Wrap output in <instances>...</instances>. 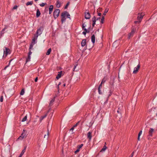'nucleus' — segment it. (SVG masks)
<instances>
[{"instance_id":"1","label":"nucleus","mask_w":157,"mask_h":157,"mask_svg":"<svg viewBox=\"0 0 157 157\" xmlns=\"http://www.w3.org/2000/svg\"><path fill=\"white\" fill-rule=\"evenodd\" d=\"M67 11H64L63 13H62L61 15V21L62 22V23L64 21H65L66 20V18H65V17L67 16Z\"/></svg>"},{"instance_id":"2","label":"nucleus","mask_w":157,"mask_h":157,"mask_svg":"<svg viewBox=\"0 0 157 157\" xmlns=\"http://www.w3.org/2000/svg\"><path fill=\"white\" fill-rule=\"evenodd\" d=\"M25 130L24 129L23 130L21 136L19 137V138H18V139L22 140L24 138L26 137L27 136V132H25Z\"/></svg>"},{"instance_id":"3","label":"nucleus","mask_w":157,"mask_h":157,"mask_svg":"<svg viewBox=\"0 0 157 157\" xmlns=\"http://www.w3.org/2000/svg\"><path fill=\"white\" fill-rule=\"evenodd\" d=\"M43 30V27L42 26L40 27L39 29H38L35 35H38V36L40 35L42 33Z\"/></svg>"},{"instance_id":"4","label":"nucleus","mask_w":157,"mask_h":157,"mask_svg":"<svg viewBox=\"0 0 157 157\" xmlns=\"http://www.w3.org/2000/svg\"><path fill=\"white\" fill-rule=\"evenodd\" d=\"M136 29L132 28L131 32L128 35V38L129 39L133 36L134 34L136 32Z\"/></svg>"},{"instance_id":"5","label":"nucleus","mask_w":157,"mask_h":157,"mask_svg":"<svg viewBox=\"0 0 157 157\" xmlns=\"http://www.w3.org/2000/svg\"><path fill=\"white\" fill-rule=\"evenodd\" d=\"M59 13L60 10L59 9H56L54 11L53 16L55 19H56L58 17Z\"/></svg>"},{"instance_id":"6","label":"nucleus","mask_w":157,"mask_h":157,"mask_svg":"<svg viewBox=\"0 0 157 157\" xmlns=\"http://www.w3.org/2000/svg\"><path fill=\"white\" fill-rule=\"evenodd\" d=\"M145 15V14L143 12L139 13L138 14L137 20H140L141 21L142 19L143 18V16Z\"/></svg>"},{"instance_id":"7","label":"nucleus","mask_w":157,"mask_h":157,"mask_svg":"<svg viewBox=\"0 0 157 157\" xmlns=\"http://www.w3.org/2000/svg\"><path fill=\"white\" fill-rule=\"evenodd\" d=\"M140 64H138L136 67H135L134 68V71H133V73L136 74L138 72L139 69H140Z\"/></svg>"},{"instance_id":"8","label":"nucleus","mask_w":157,"mask_h":157,"mask_svg":"<svg viewBox=\"0 0 157 157\" xmlns=\"http://www.w3.org/2000/svg\"><path fill=\"white\" fill-rule=\"evenodd\" d=\"M10 50L9 48H6V50L4 51V54L6 56L7 55L10 54Z\"/></svg>"},{"instance_id":"9","label":"nucleus","mask_w":157,"mask_h":157,"mask_svg":"<svg viewBox=\"0 0 157 157\" xmlns=\"http://www.w3.org/2000/svg\"><path fill=\"white\" fill-rule=\"evenodd\" d=\"M90 17V15L89 12L86 13H85V18L86 19H89Z\"/></svg>"},{"instance_id":"10","label":"nucleus","mask_w":157,"mask_h":157,"mask_svg":"<svg viewBox=\"0 0 157 157\" xmlns=\"http://www.w3.org/2000/svg\"><path fill=\"white\" fill-rule=\"evenodd\" d=\"M92 21L93 22L92 24V26L94 27L95 24V22H96V18L95 16H94V17L92 18Z\"/></svg>"},{"instance_id":"11","label":"nucleus","mask_w":157,"mask_h":157,"mask_svg":"<svg viewBox=\"0 0 157 157\" xmlns=\"http://www.w3.org/2000/svg\"><path fill=\"white\" fill-rule=\"evenodd\" d=\"M38 37V35H36L35 34L34 35L33 38L32 39V43H33L34 44H35V41L37 39Z\"/></svg>"},{"instance_id":"12","label":"nucleus","mask_w":157,"mask_h":157,"mask_svg":"<svg viewBox=\"0 0 157 157\" xmlns=\"http://www.w3.org/2000/svg\"><path fill=\"white\" fill-rule=\"evenodd\" d=\"M91 41L93 43V46L94 44L95 43V35L93 34L92 35L91 37Z\"/></svg>"},{"instance_id":"13","label":"nucleus","mask_w":157,"mask_h":157,"mask_svg":"<svg viewBox=\"0 0 157 157\" xmlns=\"http://www.w3.org/2000/svg\"><path fill=\"white\" fill-rule=\"evenodd\" d=\"M53 5H51L50 6L49 8V14H50L52 13V12L53 10Z\"/></svg>"},{"instance_id":"14","label":"nucleus","mask_w":157,"mask_h":157,"mask_svg":"<svg viewBox=\"0 0 157 157\" xmlns=\"http://www.w3.org/2000/svg\"><path fill=\"white\" fill-rule=\"evenodd\" d=\"M86 44V39H83L82 40L81 42V45L82 47L85 46Z\"/></svg>"},{"instance_id":"15","label":"nucleus","mask_w":157,"mask_h":157,"mask_svg":"<svg viewBox=\"0 0 157 157\" xmlns=\"http://www.w3.org/2000/svg\"><path fill=\"white\" fill-rule=\"evenodd\" d=\"M154 131V129L152 128H150V130L149 131V135L152 136V133Z\"/></svg>"},{"instance_id":"16","label":"nucleus","mask_w":157,"mask_h":157,"mask_svg":"<svg viewBox=\"0 0 157 157\" xmlns=\"http://www.w3.org/2000/svg\"><path fill=\"white\" fill-rule=\"evenodd\" d=\"M62 74V71L59 72V73L58 74L57 76H56V78L57 79H58L59 78L61 77Z\"/></svg>"},{"instance_id":"17","label":"nucleus","mask_w":157,"mask_h":157,"mask_svg":"<svg viewBox=\"0 0 157 157\" xmlns=\"http://www.w3.org/2000/svg\"><path fill=\"white\" fill-rule=\"evenodd\" d=\"M91 132H89L87 133V137L89 139V140H90L91 139L92 136Z\"/></svg>"},{"instance_id":"18","label":"nucleus","mask_w":157,"mask_h":157,"mask_svg":"<svg viewBox=\"0 0 157 157\" xmlns=\"http://www.w3.org/2000/svg\"><path fill=\"white\" fill-rule=\"evenodd\" d=\"M55 97H54V98H53L50 101V103L49 104V106H52L53 105V103L55 101Z\"/></svg>"},{"instance_id":"19","label":"nucleus","mask_w":157,"mask_h":157,"mask_svg":"<svg viewBox=\"0 0 157 157\" xmlns=\"http://www.w3.org/2000/svg\"><path fill=\"white\" fill-rule=\"evenodd\" d=\"M40 15V12L39 9H37L36 11V17H38Z\"/></svg>"},{"instance_id":"20","label":"nucleus","mask_w":157,"mask_h":157,"mask_svg":"<svg viewBox=\"0 0 157 157\" xmlns=\"http://www.w3.org/2000/svg\"><path fill=\"white\" fill-rule=\"evenodd\" d=\"M47 116V114H45V115L43 116H42L40 118V122H41V121H42V120L44 118H45V117H46Z\"/></svg>"},{"instance_id":"21","label":"nucleus","mask_w":157,"mask_h":157,"mask_svg":"<svg viewBox=\"0 0 157 157\" xmlns=\"http://www.w3.org/2000/svg\"><path fill=\"white\" fill-rule=\"evenodd\" d=\"M56 6L57 8H59L60 6V3L59 1H57L56 3Z\"/></svg>"},{"instance_id":"22","label":"nucleus","mask_w":157,"mask_h":157,"mask_svg":"<svg viewBox=\"0 0 157 157\" xmlns=\"http://www.w3.org/2000/svg\"><path fill=\"white\" fill-rule=\"evenodd\" d=\"M107 147L105 145H104L103 147L102 148L100 152H102L104 151H105V150L107 149Z\"/></svg>"},{"instance_id":"23","label":"nucleus","mask_w":157,"mask_h":157,"mask_svg":"<svg viewBox=\"0 0 157 157\" xmlns=\"http://www.w3.org/2000/svg\"><path fill=\"white\" fill-rule=\"evenodd\" d=\"M51 48H49V49H48V50L47 52L46 53V55H50L51 53Z\"/></svg>"},{"instance_id":"24","label":"nucleus","mask_w":157,"mask_h":157,"mask_svg":"<svg viewBox=\"0 0 157 157\" xmlns=\"http://www.w3.org/2000/svg\"><path fill=\"white\" fill-rule=\"evenodd\" d=\"M33 1H30L27 2L26 3V5L28 6L29 5H31L33 4Z\"/></svg>"},{"instance_id":"25","label":"nucleus","mask_w":157,"mask_h":157,"mask_svg":"<svg viewBox=\"0 0 157 157\" xmlns=\"http://www.w3.org/2000/svg\"><path fill=\"white\" fill-rule=\"evenodd\" d=\"M31 56L29 55H28V57L26 59V63H27V62L30 61V59H31Z\"/></svg>"},{"instance_id":"26","label":"nucleus","mask_w":157,"mask_h":157,"mask_svg":"<svg viewBox=\"0 0 157 157\" xmlns=\"http://www.w3.org/2000/svg\"><path fill=\"white\" fill-rule=\"evenodd\" d=\"M27 119V115H26L22 119V122H24Z\"/></svg>"},{"instance_id":"27","label":"nucleus","mask_w":157,"mask_h":157,"mask_svg":"<svg viewBox=\"0 0 157 157\" xmlns=\"http://www.w3.org/2000/svg\"><path fill=\"white\" fill-rule=\"evenodd\" d=\"M6 29V27H5L1 32V36H2V35H3V34L4 33V31H5V29Z\"/></svg>"},{"instance_id":"28","label":"nucleus","mask_w":157,"mask_h":157,"mask_svg":"<svg viewBox=\"0 0 157 157\" xmlns=\"http://www.w3.org/2000/svg\"><path fill=\"white\" fill-rule=\"evenodd\" d=\"M108 9H106L105 10V12L103 14V16H105V15L106 13L108 12Z\"/></svg>"},{"instance_id":"29","label":"nucleus","mask_w":157,"mask_h":157,"mask_svg":"<svg viewBox=\"0 0 157 157\" xmlns=\"http://www.w3.org/2000/svg\"><path fill=\"white\" fill-rule=\"evenodd\" d=\"M24 93H25L24 90V89H22V90H21V91L20 92V94L21 95H22L24 94Z\"/></svg>"},{"instance_id":"30","label":"nucleus","mask_w":157,"mask_h":157,"mask_svg":"<svg viewBox=\"0 0 157 157\" xmlns=\"http://www.w3.org/2000/svg\"><path fill=\"white\" fill-rule=\"evenodd\" d=\"M34 44L33 43H32L30 44L29 50H31L33 48V45Z\"/></svg>"},{"instance_id":"31","label":"nucleus","mask_w":157,"mask_h":157,"mask_svg":"<svg viewBox=\"0 0 157 157\" xmlns=\"http://www.w3.org/2000/svg\"><path fill=\"white\" fill-rule=\"evenodd\" d=\"M74 128H73V127L70 129V132H71V134H73L74 133V132H73V131L74 130Z\"/></svg>"},{"instance_id":"32","label":"nucleus","mask_w":157,"mask_h":157,"mask_svg":"<svg viewBox=\"0 0 157 157\" xmlns=\"http://www.w3.org/2000/svg\"><path fill=\"white\" fill-rule=\"evenodd\" d=\"M104 16H102V17L101 19V23L102 24L104 23Z\"/></svg>"},{"instance_id":"33","label":"nucleus","mask_w":157,"mask_h":157,"mask_svg":"<svg viewBox=\"0 0 157 157\" xmlns=\"http://www.w3.org/2000/svg\"><path fill=\"white\" fill-rule=\"evenodd\" d=\"M106 81V79L105 78H104L102 81H101V84H102L103 83H104L105 82V81Z\"/></svg>"},{"instance_id":"34","label":"nucleus","mask_w":157,"mask_h":157,"mask_svg":"<svg viewBox=\"0 0 157 157\" xmlns=\"http://www.w3.org/2000/svg\"><path fill=\"white\" fill-rule=\"evenodd\" d=\"M46 4V3H42L41 4H40L39 5L41 7H43Z\"/></svg>"},{"instance_id":"35","label":"nucleus","mask_w":157,"mask_h":157,"mask_svg":"<svg viewBox=\"0 0 157 157\" xmlns=\"http://www.w3.org/2000/svg\"><path fill=\"white\" fill-rule=\"evenodd\" d=\"M79 123L80 121H78L76 124L75 125L73 126V127L75 128L77 126V125L79 124Z\"/></svg>"},{"instance_id":"36","label":"nucleus","mask_w":157,"mask_h":157,"mask_svg":"<svg viewBox=\"0 0 157 157\" xmlns=\"http://www.w3.org/2000/svg\"><path fill=\"white\" fill-rule=\"evenodd\" d=\"M83 144H81V145H78L77 147L80 150V149L83 146Z\"/></svg>"},{"instance_id":"37","label":"nucleus","mask_w":157,"mask_h":157,"mask_svg":"<svg viewBox=\"0 0 157 157\" xmlns=\"http://www.w3.org/2000/svg\"><path fill=\"white\" fill-rule=\"evenodd\" d=\"M141 22V21H140V20H137V21H134V23L136 24L137 23H140Z\"/></svg>"},{"instance_id":"38","label":"nucleus","mask_w":157,"mask_h":157,"mask_svg":"<svg viewBox=\"0 0 157 157\" xmlns=\"http://www.w3.org/2000/svg\"><path fill=\"white\" fill-rule=\"evenodd\" d=\"M12 59H11V60H10V62H9V65H7V66H6V67H5V68H4V70H5L6 69V68L7 67H9V65H10V63L11 61H12Z\"/></svg>"},{"instance_id":"39","label":"nucleus","mask_w":157,"mask_h":157,"mask_svg":"<svg viewBox=\"0 0 157 157\" xmlns=\"http://www.w3.org/2000/svg\"><path fill=\"white\" fill-rule=\"evenodd\" d=\"M69 2H68L67 3V4L66 5V6H65L64 7V9H67V8L68 6H69Z\"/></svg>"},{"instance_id":"40","label":"nucleus","mask_w":157,"mask_h":157,"mask_svg":"<svg viewBox=\"0 0 157 157\" xmlns=\"http://www.w3.org/2000/svg\"><path fill=\"white\" fill-rule=\"evenodd\" d=\"M66 16L67 17V18H70V15L69 14V13L67 12Z\"/></svg>"},{"instance_id":"41","label":"nucleus","mask_w":157,"mask_h":157,"mask_svg":"<svg viewBox=\"0 0 157 157\" xmlns=\"http://www.w3.org/2000/svg\"><path fill=\"white\" fill-rule=\"evenodd\" d=\"M0 101L1 102L3 101V96H1Z\"/></svg>"},{"instance_id":"42","label":"nucleus","mask_w":157,"mask_h":157,"mask_svg":"<svg viewBox=\"0 0 157 157\" xmlns=\"http://www.w3.org/2000/svg\"><path fill=\"white\" fill-rule=\"evenodd\" d=\"M48 132L47 135H44V138H46V139H47L48 138Z\"/></svg>"},{"instance_id":"43","label":"nucleus","mask_w":157,"mask_h":157,"mask_svg":"<svg viewBox=\"0 0 157 157\" xmlns=\"http://www.w3.org/2000/svg\"><path fill=\"white\" fill-rule=\"evenodd\" d=\"M26 146H25L24 148V149L22 151V152H24V153H25V150H26Z\"/></svg>"},{"instance_id":"44","label":"nucleus","mask_w":157,"mask_h":157,"mask_svg":"<svg viewBox=\"0 0 157 157\" xmlns=\"http://www.w3.org/2000/svg\"><path fill=\"white\" fill-rule=\"evenodd\" d=\"M18 6H17V5H15V6L13 8V10H15V9H16L17 8Z\"/></svg>"},{"instance_id":"45","label":"nucleus","mask_w":157,"mask_h":157,"mask_svg":"<svg viewBox=\"0 0 157 157\" xmlns=\"http://www.w3.org/2000/svg\"><path fill=\"white\" fill-rule=\"evenodd\" d=\"M29 50V52L28 53V55H29V56H30V55H31L32 54V52H31V50Z\"/></svg>"},{"instance_id":"46","label":"nucleus","mask_w":157,"mask_h":157,"mask_svg":"<svg viewBox=\"0 0 157 157\" xmlns=\"http://www.w3.org/2000/svg\"><path fill=\"white\" fill-rule=\"evenodd\" d=\"M102 84H101V83L99 85L98 87V89H101V88L102 87Z\"/></svg>"},{"instance_id":"47","label":"nucleus","mask_w":157,"mask_h":157,"mask_svg":"<svg viewBox=\"0 0 157 157\" xmlns=\"http://www.w3.org/2000/svg\"><path fill=\"white\" fill-rule=\"evenodd\" d=\"M98 91L99 94H102V92H101L100 89H98Z\"/></svg>"},{"instance_id":"48","label":"nucleus","mask_w":157,"mask_h":157,"mask_svg":"<svg viewBox=\"0 0 157 157\" xmlns=\"http://www.w3.org/2000/svg\"><path fill=\"white\" fill-rule=\"evenodd\" d=\"M79 150H80L78 148L75 151V153H76L78 152L79 151Z\"/></svg>"},{"instance_id":"49","label":"nucleus","mask_w":157,"mask_h":157,"mask_svg":"<svg viewBox=\"0 0 157 157\" xmlns=\"http://www.w3.org/2000/svg\"><path fill=\"white\" fill-rule=\"evenodd\" d=\"M142 131H140L138 134V136H140L142 134Z\"/></svg>"},{"instance_id":"50","label":"nucleus","mask_w":157,"mask_h":157,"mask_svg":"<svg viewBox=\"0 0 157 157\" xmlns=\"http://www.w3.org/2000/svg\"><path fill=\"white\" fill-rule=\"evenodd\" d=\"M84 24H83L82 25V28L83 29H84L85 27V25H84Z\"/></svg>"},{"instance_id":"51","label":"nucleus","mask_w":157,"mask_h":157,"mask_svg":"<svg viewBox=\"0 0 157 157\" xmlns=\"http://www.w3.org/2000/svg\"><path fill=\"white\" fill-rule=\"evenodd\" d=\"M134 152H133L132 154H131V155L130 156V157H132L133 155V154H134Z\"/></svg>"},{"instance_id":"52","label":"nucleus","mask_w":157,"mask_h":157,"mask_svg":"<svg viewBox=\"0 0 157 157\" xmlns=\"http://www.w3.org/2000/svg\"><path fill=\"white\" fill-rule=\"evenodd\" d=\"M24 153V152L21 151L20 155L22 156Z\"/></svg>"},{"instance_id":"53","label":"nucleus","mask_w":157,"mask_h":157,"mask_svg":"<svg viewBox=\"0 0 157 157\" xmlns=\"http://www.w3.org/2000/svg\"><path fill=\"white\" fill-rule=\"evenodd\" d=\"M83 29L84 30V31L86 32H88L87 31V30L86 29V28H84V29Z\"/></svg>"},{"instance_id":"54","label":"nucleus","mask_w":157,"mask_h":157,"mask_svg":"<svg viewBox=\"0 0 157 157\" xmlns=\"http://www.w3.org/2000/svg\"><path fill=\"white\" fill-rule=\"evenodd\" d=\"M111 94H112V92H111V90H110V94L108 95V97H110L111 95Z\"/></svg>"},{"instance_id":"55","label":"nucleus","mask_w":157,"mask_h":157,"mask_svg":"<svg viewBox=\"0 0 157 157\" xmlns=\"http://www.w3.org/2000/svg\"><path fill=\"white\" fill-rule=\"evenodd\" d=\"M61 84V83L60 82H59V84L58 85V86H57V88H58V91H59V86Z\"/></svg>"},{"instance_id":"56","label":"nucleus","mask_w":157,"mask_h":157,"mask_svg":"<svg viewBox=\"0 0 157 157\" xmlns=\"http://www.w3.org/2000/svg\"><path fill=\"white\" fill-rule=\"evenodd\" d=\"M37 80H38V78H37V77H36L35 79V82H37Z\"/></svg>"},{"instance_id":"57","label":"nucleus","mask_w":157,"mask_h":157,"mask_svg":"<svg viewBox=\"0 0 157 157\" xmlns=\"http://www.w3.org/2000/svg\"><path fill=\"white\" fill-rule=\"evenodd\" d=\"M87 32H85V31H83L82 33V34H83L84 35H85L86 34Z\"/></svg>"},{"instance_id":"58","label":"nucleus","mask_w":157,"mask_h":157,"mask_svg":"<svg viewBox=\"0 0 157 157\" xmlns=\"http://www.w3.org/2000/svg\"><path fill=\"white\" fill-rule=\"evenodd\" d=\"M101 15V13H98V15L99 16H100Z\"/></svg>"},{"instance_id":"59","label":"nucleus","mask_w":157,"mask_h":157,"mask_svg":"<svg viewBox=\"0 0 157 157\" xmlns=\"http://www.w3.org/2000/svg\"><path fill=\"white\" fill-rule=\"evenodd\" d=\"M138 140H140V136H138Z\"/></svg>"},{"instance_id":"60","label":"nucleus","mask_w":157,"mask_h":157,"mask_svg":"<svg viewBox=\"0 0 157 157\" xmlns=\"http://www.w3.org/2000/svg\"><path fill=\"white\" fill-rule=\"evenodd\" d=\"M120 108H118V110L117 111V112L118 113H120V112L119 111V110H120Z\"/></svg>"},{"instance_id":"61","label":"nucleus","mask_w":157,"mask_h":157,"mask_svg":"<svg viewBox=\"0 0 157 157\" xmlns=\"http://www.w3.org/2000/svg\"><path fill=\"white\" fill-rule=\"evenodd\" d=\"M100 17H99L98 18H97L96 19V20L97 21V20H100Z\"/></svg>"},{"instance_id":"62","label":"nucleus","mask_w":157,"mask_h":157,"mask_svg":"<svg viewBox=\"0 0 157 157\" xmlns=\"http://www.w3.org/2000/svg\"><path fill=\"white\" fill-rule=\"evenodd\" d=\"M76 66H74V70H73V71H75V68H76Z\"/></svg>"},{"instance_id":"63","label":"nucleus","mask_w":157,"mask_h":157,"mask_svg":"<svg viewBox=\"0 0 157 157\" xmlns=\"http://www.w3.org/2000/svg\"><path fill=\"white\" fill-rule=\"evenodd\" d=\"M63 87H65L66 86V84L65 83V84H63Z\"/></svg>"},{"instance_id":"64","label":"nucleus","mask_w":157,"mask_h":157,"mask_svg":"<svg viewBox=\"0 0 157 157\" xmlns=\"http://www.w3.org/2000/svg\"><path fill=\"white\" fill-rule=\"evenodd\" d=\"M115 42H114V43H113V46H114V44H115Z\"/></svg>"}]
</instances>
